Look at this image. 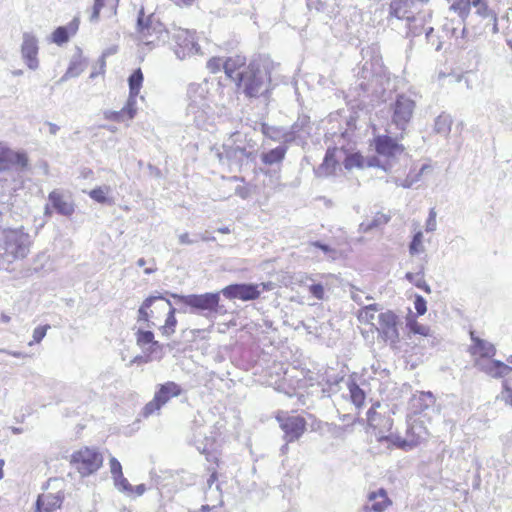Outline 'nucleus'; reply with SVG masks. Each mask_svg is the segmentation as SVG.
I'll return each instance as SVG.
<instances>
[{"label": "nucleus", "instance_id": "f257e3e1", "mask_svg": "<svg viewBox=\"0 0 512 512\" xmlns=\"http://www.w3.org/2000/svg\"><path fill=\"white\" fill-rule=\"evenodd\" d=\"M238 90L249 99L263 98L268 101L271 87V75L268 67L260 60H253L237 73Z\"/></svg>", "mask_w": 512, "mask_h": 512}, {"label": "nucleus", "instance_id": "f03ea898", "mask_svg": "<svg viewBox=\"0 0 512 512\" xmlns=\"http://www.w3.org/2000/svg\"><path fill=\"white\" fill-rule=\"evenodd\" d=\"M31 245V235L23 226L4 229L0 236V257L7 263L24 259Z\"/></svg>", "mask_w": 512, "mask_h": 512}, {"label": "nucleus", "instance_id": "7ed1b4c3", "mask_svg": "<svg viewBox=\"0 0 512 512\" xmlns=\"http://www.w3.org/2000/svg\"><path fill=\"white\" fill-rule=\"evenodd\" d=\"M256 142L247 134L239 131L230 134L223 144L220 159L225 158L230 165H242L245 161H253L256 156Z\"/></svg>", "mask_w": 512, "mask_h": 512}, {"label": "nucleus", "instance_id": "20e7f679", "mask_svg": "<svg viewBox=\"0 0 512 512\" xmlns=\"http://www.w3.org/2000/svg\"><path fill=\"white\" fill-rule=\"evenodd\" d=\"M415 107V101L406 94H398L390 104L391 123L401 132V139L404 138L406 129L412 120Z\"/></svg>", "mask_w": 512, "mask_h": 512}, {"label": "nucleus", "instance_id": "39448f33", "mask_svg": "<svg viewBox=\"0 0 512 512\" xmlns=\"http://www.w3.org/2000/svg\"><path fill=\"white\" fill-rule=\"evenodd\" d=\"M182 391L181 386L173 381L157 385L153 399L143 407L140 413L141 416L148 418L153 415H160L162 407L172 398L181 395Z\"/></svg>", "mask_w": 512, "mask_h": 512}, {"label": "nucleus", "instance_id": "423d86ee", "mask_svg": "<svg viewBox=\"0 0 512 512\" xmlns=\"http://www.w3.org/2000/svg\"><path fill=\"white\" fill-rule=\"evenodd\" d=\"M208 83H191L187 88V114L193 116V122L199 125L209 109L207 103Z\"/></svg>", "mask_w": 512, "mask_h": 512}, {"label": "nucleus", "instance_id": "0eeeda50", "mask_svg": "<svg viewBox=\"0 0 512 512\" xmlns=\"http://www.w3.org/2000/svg\"><path fill=\"white\" fill-rule=\"evenodd\" d=\"M171 296L178 302H181L190 307V313L198 311L217 312L220 301L219 293H204V294H190L178 295L171 294Z\"/></svg>", "mask_w": 512, "mask_h": 512}, {"label": "nucleus", "instance_id": "6e6552de", "mask_svg": "<svg viewBox=\"0 0 512 512\" xmlns=\"http://www.w3.org/2000/svg\"><path fill=\"white\" fill-rule=\"evenodd\" d=\"M71 462L82 476H88L101 467L103 457L97 450L86 447L75 452Z\"/></svg>", "mask_w": 512, "mask_h": 512}, {"label": "nucleus", "instance_id": "1a4fd4ad", "mask_svg": "<svg viewBox=\"0 0 512 512\" xmlns=\"http://www.w3.org/2000/svg\"><path fill=\"white\" fill-rule=\"evenodd\" d=\"M136 30L142 40H147L149 37L154 35L157 39L164 40V34H168L164 25L153 13L145 15L143 7L138 12Z\"/></svg>", "mask_w": 512, "mask_h": 512}, {"label": "nucleus", "instance_id": "9d476101", "mask_svg": "<svg viewBox=\"0 0 512 512\" xmlns=\"http://www.w3.org/2000/svg\"><path fill=\"white\" fill-rule=\"evenodd\" d=\"M378 324L375 326L379 336L391 345H395L399 341L398 325L399 317L391 310L380 312L377 315Z\"/></svg>", "mask_w": 512, "mask_h": 512}, {"label": "nucleus", "instance_id": "9b49d317", "mask_svg": "<svg viewBox=\"0 0 512 512\" xmlns=\"http://www.w3.org/2000/svg\"><path fill=\"white\" fill-rule=\"evenodd\" d=\"M172 39L175 42L174 53L180 60L200 51V46L195 40V34L189 30L175 29Z\"/></svg>", "mask_w": 512, "mask_h": 512}, {"label": "nucleus", "instance_id": "f8f14e48", "mask_svg": "<svg viewBox=\"0 0 512 512\" xmlns=\"http://www.w3.org/2000/svg\"><path fill=\"white\" fill-rule=\"evenodd\" d=\"M287 134L286 143L304 146L307 144L311 136L312 124L310 117L307 115H299L297 120L289 127L286 128Z\"/></svg>", "mask_w": 512, "mask_h": 512}, {"label": "nucleus", "instance_id": "ddd939ff", "mask_svg": "<svg viewBox=\"0 0 512 512\" xmlns=\"http://www.w3.org/2000/svg\"><path fill=\"white\" fill-rule=\"evenodd\" d=\"M277 420L284 432L287 443L298 440L306 429V421L301 416L278 415Z\"/></svg>", "mask_w": 512, "mask_h": 512}, {"label": "nucleus", "instance_id": "4468645a", "mask_svg": "<svg viewBox=\"0 0 512 512\" xmlns=\"http://www.w3.org/2000/svg\"><path fill=\"white\" fill-rule=\"evenodd\" d=\"M398 139H401L400 136L396 138L388 135L376 136L374 138L376 152L388 159L404 154L405 147L397 142Z\"/></svg>", "mask_w": 512, "mask_h": 512}, {"label": "nucleus", "instance_id": "2eb2a0df", "mask_svg": "<svg viewBox=\"0 0 512 512\" xmlns=\"http://www.w3.org/2000/svg\"><path fill=\"white\" fill-rule=\"evenodd\" d=\"M223 295L228 299H240L243 301L257 299L261 291L256 284H231L222 290Z\"/></svg>", "mask_w": 512, "mask_h": 512}, {"label": "nucleus", "instance_id": "dca6fc26", "mask_svg": "<svg viewBox=\"0 0 512 512\" xmlns=\"http://www.w3.org/2000/svg\"><path fill=\"white\" fill-rule=\"evenodd\" d=\"M38 50L37 38L31 33L25 32L21 45V55L27 67L31 70H36L39 67Z\"/></svg>", "mask_w": 512, "mask_h": 512}, {"label": "nucleus", "instance_id": "f3484780", "mask_svg": "<svg viewBox=\"0 0 512 512\" xmlns=\"http://www.w3.org/2000/svg\"><path fill=\"white\" fill-rule=\"evenodd\" d=\"M429 436L427 428L420 421H413L407 430V436L405 440H402L398 447L404 450H410L425 441Z\"/></svg>", "mask_w": 512, "mask_h": 512}, {"label": "nucleus", "instance_id": "a211bd4d", "mask_svg": "<svg viewBox=\"0 0 512 512\" xmlns=\"http://www.w3.org/2000/svg\"><path fill=\"white\" fill-rule=\"evenodd\" d=\"M48 200L52 207L63 216H71L75 212V205L69 196L58 190L49 193Z\"/></svg>", "mask_w": 512, "mask_h": 512}, {"label": "nucleus", "instance_id": "6ab92c4d", "mask_svg": "<svg viewBox=\"0 0 512 512\" xmlns=\"http://www.w3.org/2000/svg\"><path fill=\"white\" fill-rule=\"evenodd\" d=\"M389 504L387 493L385 489L381 488L376 492L369 493L368 502L361 512H383Z\"/></svg>", "mask_w": 512, "mask_h": 512}, {"label": "nucleus", "instance_id": "aec40b11", "mask_svg": "<svg viewBox=\"0 0 512 512\" xmlns=\"http://www.w3.org/2000/svg\"><path fill=\"white\" fill-rule=\"evenodd\" d=\"M136 111V104L127 99L123 108L118 111L107 110L104 112V117L107 120L120 123L132 120L136 115Z\"/></svg>", "mask_w": 512, "mask_h": 512}, {"label": "nucleus", "instance_id": "412c9836", "mask_svg": "<svg viewBox=\"0 0 512 512\" xmlns=\"http://www.w3.org/2000/svg\"><path fill=\"white\" fill-rule=\"evenodd\" d=\"M62 496L60 494H42L38 496L36 501L37 512H55L62 504Z\"/></svg>", "mask_w": 512, "mask_h": 512}, {"label": "nucleus", "instance_id": "4be33fe9", "mask_svg": "<svg viewBox=\"0 0 512 512\" xmlns=\"http://www.w3.org/2000/svg\"><path fill=\"white\" fill-rule=\"evenodd\" d=\"M390 15L398 20L418 21V18L410 9L409 0H393L390 4Z\"/></svg>", "mask_w": 512, "mask_h": 512}, {"label": "nucleus", "instance_id": "5701e85b", "mask_svg": "<svg viewBox=\"0 0 512 512\" xmlns=\"http://www.w3.org/2000/svg\"><path fill=\"white\" fill-rule=\"evenodd\" d=\"M337 152L336 148L328 149L326 151L322 164L315 169L317 177H328L334 174L338 165V160L336 159Z\"/></svg>", "mask_w": 512, "mask_h": 512}, {"label": "nucleus", "instance_id": "b1692460", "mask_svg": "<svg viewBox=\"0 0 512 512\" xmlns=\"http://www.w3.org/2000/svg\"><path fill=\"white\" fill-rule=\"evenodd\" d=\"M79 27V19L74 18L67 26H59L52 33L51 40L57 45L67 43L70 35L76 34Z\"/></svg>", "mask_w": 512, "mask_h": 512}, {"label": "nucleus", "instance_id": "393cba45", "mask_svg": "<svg viewBox=\"0 0 512 512\" xmlns=\"http://www.w3.org/2000/svg\"><path fill=\"white\" fill-rule=\"evenodd\" d=\"M160 306L162 311L168 310L165 324L162 326V333L166 336H170L175 332V327L177 325V319L175 317L176 309L172 306L171 301L164 298L163 296L160 302Z\"/></svg>", "mask_w": 512, "mask_h": 512}, {"label": "nucleus", "instance_id": "a878e982", "mask_svg": "<svg viewBox=\"0 0 512 512\" xmlns=\"http://www.w3.org/2000/svg\"><path fill=\"white\" fill-rule=\"evenodd\" d=\"M246 58L241 55L228 57L224 60V72L230 79L237 82V73L242 71L246 66Z\"/></svg>", "mask_w": 512, "mask_h": 512}, {"label": "nucleus", "instance_id": "bb28decb", "mask_svg": "<svg viewBox=\"0 0 512 512\" xmlns=\"http://www.w3.org/2000/svg\"><path fill=\"white\" fill-rule=\"evenodd\" d=\"M471 340L473 341V346L471 347L473 355L490 358L496 354V348L492 343L474 336L473 332H471Z\"/></svg>", "mask_w": 512, "mask_h": 512}, {"label": "nucleus", "instance_id": "cd10ccee", "mask_svg": "<svg viewBox=\"0 0 512 512\" xmlns=\"http://www.w3.org/2000/svg\"><path fill=\"white\" fill-rule=\"evenodd\" d=\"M435 404V397L431 392H419L413 395L411 399V405L414 409V413H423L429 408H432Z\"/></svg>", "mask_w": 512, "mask_h": 512}, {"label": "nucleus", "instance_id": "c85d7f7f", "mask_svg": "<svg viewBox=\"0 0 512 512\" xmlns=\"http://www.w3.org/2000/svg\"><path fill=\"white\" fill-rule=\"evenodd\" d=\"M194 425L192 442L200 453H205L211 445L212 440L207 436V429L198 425L197 420H195Z\"/></svg>", "mask_w": 512, "mask_h": 512}, {"label": "nucleus", "instance_id": "c756f323", "mask_svg": "<svg viewBox=\"0 0 512 512\" xmlns=\"http://www.w3.org/2000/svg\"><path fill=\"white\" fill-rule=\"evenodd\" d=\"M287 150H288V147L286 145H279L267 152H263L260 156L261 161L265 165H269V166L281 163L285 158Z\"/></svg>", "mask_w": 512, "mask_h": 512}, {"label": "nucleus", "instance_id": "7c9ffc66", "mask_svg": "<svg viewBox=\"0 0 512 512\" xmlns=\"http://www.w3.org/2000/svg\"><path fill=\"white\" fill-rule=\"evenodd\" d=\"M261 132L268 137L269 139L275 141V142H282L283 145H288L289 143H286V139L288 137L286 136L287 131L286 127H278V126H271L267 123L261 124Z\"/></svg>", "mask_w": 512, "mask_h": 512}, {"label": "nucleus", "instance_id": "2f4dec72", "mask_svg": "<svg viewBox=\"0 0 512 512\" xmlns=\"http://www.w3.org/2000/svg\"><path fill=\"white\" fill-rule=\"evenodd\" d=\"M470 8H475V13L482 18H490L494 21L493 31L497 32V17L492 9L489 8L486 0H468Z\"/></svg>", "mask_w": 512, "mask_h": 512}, {"label": "nucleus", "instance_id": "473e14b6", "mask_svg": "<svg viewBox=\"0 0 512 512\" xmlns=\"http://www.w3.org/2000/svg\"><path fill=\"white\" fill-rule=\"evenodd\" d=\"M143 73L140 68L136 69L128 78L129 83V97L128 100L136 104V97L140 93L143 83Z\"/></svg>", "mask_w": 512, "mask_h": 512}, {"label": "nucleus", "instance_id": "72a5a7b5", "mask_svg": "<svg viewBox=\"0 0 512 512\" xmlns=\"http://www.w3.org/2000/svg\"><path fill=\"white\" fill-rule=\"evenodd\" d=\"M161 299V295L149 296L148 298H146L138 310V321H145L147 322V326L150 327V319L155 318V315L154 310L148 312V309L153 307L156 301L161 302Z\"/></svg>", "mask_w": 512, "mask_h": 512}, {"label": "nucleus", "instance_id": "f704fd0d", "mask_svg": "<svg viewBox=\"0 0 512 512\" xmlns=\"http://www.w3.org/2000/svg\"><path fill=\"white\" fill-rule=\"evenodd\" d=\"M483 370L494 378H501L508 375L512 371V367L504 364L499 360H493L483 367Z\"/></svg>", "mask_w": 512, "mask_h": 512}, {"label": "nucleus", "instance_id": "c9c22d12", "mask_svg": "<svg viewBox=\"0 0 512 512\" xmlns=\"http://www.w3.org/2000/svg\"><path fill=\"white\" fill-rule=\"evenodd\" d=\"M450 10L454 11L458 14V16L461 19V22L464 24L462 30H461V37L464 38L467 29L465 27V22L470 14V5L468 0H456L454 1L451 6Z\"/></svg>", "mask_w": 512, "mask_h": 512}, {"label": "nucleus", "instance_id": "e433bc0d", "mask_svg": "<svg viewBox=\"0 0 512 512\" xmlns=\"http://www.w3.org/2000/svg\"><path fill=\"white\" fill-rule=\"evenodd\" d=\"M381 310V307L378 304H368L364 305L361 310L358 312V319L361 323L374 324V320L377 319V312Z\"/></svg>", "mask_w": 512, "mask_h": 512}, {"label": "nucleus", "instance_id": "4c0bfd02", "mask_svg": "<svg viewBox=\"0 0 512 512\" xmlns=\"http://www.w3.org/2000/svg\"><path fill=\"white\" fill-rule=\"evenodd\" d=\"M217 482V473L213 472L207 480V490L205 492V500H209L211 495L216 496L217 504H223L222 492Z\"/></svg>", "mask_w": 512, "mask_h": 512}, {"label": "nucleus", "instance_id": "58836bf2", "mask_svg": "<svg viewBox=\"0 0 512 512\" xmlns=\"http://www.w3.org/2000/svg\"><path fill=\"white\" fill-rule=\"evenodd\" d=\"M405 278L414 284L417 288L423 290L424 292L430 294L431 287L427 284L424 279V267L422 266L420 271L417 273L407 272Z\"/></svg>", "mask_w": 512, "mask_h": 512}, {"label": "nucleus", "instance_id": "ea45409f", "mask_svg": "<svg viewBox=\"0 0 512 512\" xmlns=\"http://www.w3.org/2000/svg\"><path fill=\"white\" fill-rule=\"evenodd\" d=\"M452 122V118L449 114L442 113L435 119L434 131L446 136L451 131Z\"/></svg>", "mask_w": 512, "mask_h": 512}, {"label": "nucleus", "instance_id": "a19ab883", "mask_svg": "<svg viewBox=\"0 0 512 512\" xmlns=\"http://www.w3.org/2000/svg\"><path fill=\"white\" fill-rule=\"evenodd\" d=\"M389 220V216L385 214H377L371 221L362 222L359 226V231L363 233L370 232L374 228L387 224Z\"/></svg>", "mask_w": 512, "mask_h": 512}, {"label": "nucleus", "instance_id": "79ce46f5", "mask_svg": "<svg viewBox=\"0 0 512 512\" xmlns=\"http://www.w3.org/2000/svg\"><path fill=\"white\" fill-rule=\"evenodd\" d=\"M136 343L141 348H144L146 345L159 346V342L154 340V333L143 329H138L136 332Z\"/></svg>", "mask_w": 512, "mask_h": 512}, {"label": "nucleus", "instance_id": "37998d69", "mask_svg": "<svg viewBox=\"0 0 512 512\" xmlns=\"http://www.w3.org/2000/svg\"><path fill=\"white\" fill-rule=\"evenodd\" d=\"M348 388H349L350 397H351L353 404L356 407L362 406L364 403V400H365L364 391L355 382H351L348 385Z\"/></svg>", "mask_w": 512, "mask_h": 512}, {"label": "nucleus", "instance_id": "c03bdc74", "mask_svg": "<svg viewBox=\"0 0 512 512\" xmlns=\"http://www.w3.org/2000/svg\"><path fill=\"white\" fill-rule=\"evenodd\" d=\"M83 70H84V67H83V64L81 63V61L77 60V59H73L70 62L66 73L61 77L60 81L63 82L69 78L77 77L83 72Z\"/></svg>", "mask_w": 512, "mask_h": 512}, {"label": "nucleus", "instance_id": "a18cd8bd", "mask_svg": "<svg viewBox=\"0 0 512 512\" xmlns=\"http://www.w3.org/2000/svg\"><path fill=\"white\" fill-rule=\"evenodd\" d=\"M111 191L109 186H102L92 189L89 192L90 198H92L94 201L104 204L108 201V193Z\"/></svg>", "mask_w": 512, "mask_h": 512}, {"label": "nucleus", "instance_id": "49530a36", "mask_svg": "<svg viewBox=\"0 0 512 512\" xmlns=\"http://www.w3.org/2000/svg\"><path fill=\"white\" fill-rule=\"evenodd\" d=\"M418 18V21L414 20H408L407 21V36L415 37L422 33V31L425 32L424 26H423V19L419 16H416Z\"/></svg>", "mask_w": 512, "mask_h": 512}, {"label": "nucleus", "instance_id": "de8ad7c7", "mask_svg": "<svg viewBox=\"0 0 512 512\" xmlns=\"http://www.w3.org/2000/svg\"><path fill=\"white\" fill-rule=\"evenodd\" d=\"M343 164L347 170L360 168L363 166V157L359 153L349 154L345 157Z\"/></svg>", "mask_w": 512, "mask_h": 512}, {"label": "nucleus", "instance_id": "09e8293b", "mask_svg": "<svg viewBox=\"0 0 512 512\" xmlns=\"http://www.w3.org/2000/svg\"><path fill=\"white\" fill-rule=\"evenodd\" d=\"M422 240L423 233L421 231L416 232L409 245V252L411 255H415L424 251Z\"/></svg>", "mask_w": 512, "mask_h": 512}, {"label": "nucleus", "instance_id": "8fccbe9b", "mask_svg": "<svg viewBox=\"0 0 512 512\" xmlns=\"http://www.w3.org/2000/svg\"><path fill=\"white\" fill-rule=\"evenodd\" d=\"M372 427L378 430L380 439H388V436H385L384 433L389 432L392 429L393 419L390 416H382V420H380V425Z\"/></svg>", "mask_w": 512, "mask_h": 512}, {"label": "nucleus", "instance_id": "3c124183", "mask_svg": "<svg viewBox=\"0 0 512 512\" xmlns=\"http://www.w3.org/2000/svg\"><path fill=\"white\" fill-rule=\"evenodd\" d=\"M115 487L124 493L130 494L133 492L132 485L123 476V474L113 477Z\"/></svg>", "mask_w": 512, "mask_h": 512}, {"label": "nucleus", "instance_id": "603ef678", "mask_svg": "<svg viewBox=\"0 0 512 512\" xmlns=\"http://www.w3.org/2000/svg\"><path fill=\"white\" fill-rule=\"evenodd\" d=\"M380 407V403H376L367 411V421L369 426H379L382 415L376 411V408Z\"/></svg>", "mask_w": 512, "mask_h": 512}, {"label": "nucleus", "instance_id": "864d4df0", "mask_svg": "<svg viewBox=\"0 0 512 512\" xmlns=\"http://www.w3.org/2000/svg\"><path fill=\"white\" fill-rule=\"evenodd\" d=\"M48 329H50V325H48V324L36 327L34 329L33 335H32L33 340L31 342H29V345L31 346L34 343H40L43 340V338L46 336Z\"/></svg>", "mask_w": 512, "mask_h": 512}, {"label": "nucleus", "instance_id": "5fc2aeb1", "mask_svg": "<svg viewBox=\"0 0 512 512\" xmlns=\"http://www.w3.org/2000/svg\"><path fill=\"white\" fill-rule=\"evenodd\" d=\"M409 329L414 334H419L422 336L430 335V328L428 326L422 325L416 321L409 323Z\"/></svg>", "mask_w": 512, "mask_h": 512}, {"label": "nucleus", "instance_id": "6e6d98bb", "mask_svg": "<svg viewBox=\"0 0 512 512\" xmlns=\"http://www.w3.org/2000/svg\"><path fill=\"white\" fill-rule=\"evenodd\" d=\"M433 32H434L433 27H427L425 29V36H426L427 42L430 43L431 45H434L435 50L439 51L442 48V42L439 40L438 37H435L433 35Z\"/></svg>", "mask_w": 512, "mask_h": 512}, {"label": "nucleus", "instance_id": "4d7b16f0", "mask_svg": "<svg viewBox=\"0 0 512 512\" xmlns=\"http://www.w3.org/2000/svg\"><path fill=\"white\" fill-rule=\"evenodd\" d=\"M207 68L211 73H217L221 68L224 69V60L220 57H213L208 60Z\"/></svg>", "mask_w": 512, "mask_h": 512}, {"label": "nucleus", "instance_id": "13d9d810", "mask_svg": "<svg viewBox=\"0 0 512 512\" xmlns=\"http://www.w3.org/2000/svg\"><path fill=\"white\" fill-rule=\"evenodd\" d=\"M310 246L321 249L326 255H328V257H330L332 259H335L336 255H337V251L335 249H333L329 245L324 244L320 241L311 242Z\"/></svg>", "mask_w": 512, "mask_h": 512}, {"label": "nucleus", "instance_id": "bf43d9fd", "mask_svg": "<svg viewBox=\"0 0 512 512\" xmlns=\"http://www.w3.org/2000/svg\"><path fill=\"white\" fill-rule=\"evenodd\" d=\"M414 308L418 315H424L426 313L427 303L421 295H415Z\"/></svg>", "mask_w": 512, "mask_h": 512}, {"label": "nucleus", "instance_id": "052dcab7", "mask_svg": "<svg viewBox=\"0 0 512 512\" xmlns=\"http://www.w3.org/2000/svg\"><path fill=\"white\" fill-rule=\"evenodd\" d=\"M106 0H94V5L92 8V13L90 16L91 22H97L99 20L100 11L104 7Z\"/></svg>", "mask_w": 512, "mask_h": 512}, {"label": "nucleus", "instance_id": "680f3d73", "mask_svg": "<svg viewBox=\"0 0 512 512\" xmlns=\"http://www.w3.org/2000/svg\"><path fill=\"white\" fill-rule=\"evenodd\" d=\"M9 158L13 162V167L18 166L20 168H25L27 166L28 159L25 154L15 153L11 155Z\"/></svg>", "mask_w": 512, "mask_h": 512}, {"label": "nucleus", "instance_id": "e2e57ef3", "mask_svg": "<svg viewBox=\"0 0 512 512\" xmlns=\"http://www.w3.org/2000/svg\"><path fill=\"white\" fill-rule=\"evenodd\" d=\"M309 292L318 300H322L324 298V287L320 283H314L310 285Z\"/></svg>", "mask_w": 512, "mask_h": 512}, {"label": "nucleus", "instance_id": "0e129e2a", "mask_svg": "<svg viewBox=\"0 0 512 512\" xmlns=\"http://www.w3.org/2000/svg\"><path fill=\"white\" fill-rule=\"evenodd\" d=\"M208 503L205 505H202L201 512H213L216 511V508L218 506H221L222 504H217L216 496L211 495L209 500H206Z\"/></svg>", "mask_w": 512, "mask_h": 512}, {"label": "nucleus", "instance_id": "69168bd1", "mask_svg": "<svg viewBox=\"0 0 512 512\" xmlns=\"http://www.w3.org/2000/svg\"><path fill=\"white\" fill-rule=\"evenodd\" d=\"M436 212L435 209H430L428 219L426 221V231L427 232H433L436 230Z\"/></svg>", "mask_w": 512, "mask_h": 512}, {"label": "nucleus", "instance_id": "338daca9", "mask_svg": "<svg viewBox=\"0 0 512 512\" xmlns=\"http://www.w3.org/2000/svg\"><path fill=\"white\" fill-rule=\"evenodd\" d=\"M110 472L112 478L123 474L121 463L115 457L110 458Z\"/></svg>", "mask_w": 512, "mask_h": 512}, {"label": "nucleus", "instance_id": "774afa93", "mask_svg": "<svg viewBox=\"0 0 512 512\" xmlns=\"http://www.w3.org/2000/svg\"><path fill=\"white\" fill-rule=\"evenodd\" d=\"M392 181L396 186L403 188H410L413 186V180H411L410 174L405 179L393 178Z\"/></svg>", "mask_w": 512, "mask_h": 512}]
</instances>
